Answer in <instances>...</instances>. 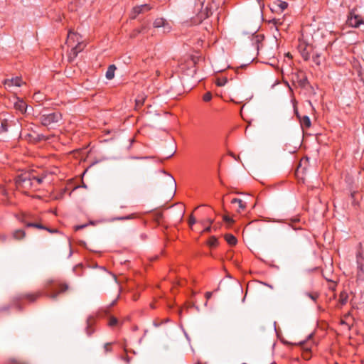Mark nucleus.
<instances>
[{"label":"nucleus","mask_w":364,"mask_h":364,"mask_svg":"<svg viewBox=\"0 0 364 364\" xmlns=\"http://www.w3.org/2000/svg\"><path fill=\"white\" fill-rule=\"evenodd\" d=\"M183 215H184V210H182L181 212V216H180V221L182 220L183 218Z\"/></svg>","instance_id":"8fccbe9b"},{"label":"nucleus","mask_w":364,"mask_h":364,"mask_svg":"<svg viewBox=\"0 0 364 364\" xmlns=\"http://www.w3.org/2000/svg\"><path fill=\"white\" fill-rule=\"evenodd\" d=\"M212 99V94L210 92H205L203 96V100L205 102H209Z\"/></svg>","instance_id":"c756f323"},{"label":"nucleus","mask_w":364,"mask_h":364,"mask_svg":"<svg viewBox=\"0 0 364 364\" xmlns=\"http://www.w3.org/2000/svg\"><path fill=\"white\" fill-rule=\"evenodd\" d=\"M170 181L172 183V184L176 187V181L174 180V178L172 177V176H170Z\"/></svg>","instance_id":"a18cd8bd"},{"label":"nucleus","mask_w":364,"mask_h":364,"mask_svg":"<svg viewBox=\"0 0 364 364\" xmlns=\"http://www.w3.org/2000/svg\"><path fill=\"white\" fill-rule=\"evenodd\" d=\"M11 307V306L8 305V306H5L4 307L1 308V310L2 311H6L8 310L9 308Z\"/></svg>","instance_id":"49530a36"},{"label":"nucleus","mask_w":364,"mask_h":364,"mask_svg":"<svg viewBox=\"0 0 364 364\" xmlns=\"http://www.w3.org/2000/svg\"><path fill=\"white\" fill-rule=\"evenodd\" d=\"M355 194H356L355 191L351 192V193H350V197H351V199H352V205H354V206L357 205L358 203V201L355 199Z\"/></svg>","instance_id":"7c9ffc66"},{"label":"nucleus","mask_w":364,"mask_h":364,"mask_svg":"<svg viewBox=\"0 0 364 364\" xmlns=\"http://www.w3.org/2000/svg\"><path fill=\"white\" fill-rule=\"evenodd\" d=\"M85 226H86V225H79V226H77L75 229L77 230L85 228Z\"/></svg>","instance_id":"09e8293b"},{"label":"nucleus","mask_w":364,"mask_h":364,"mask_svg":"<svg viewBox=\"0 0 364 364\" xmlns=\"http://www.w3.org/2000/svg\"><path fill=\"white\" fill-rule=\"evenodd\" d=\"M26 237V232L23 230L18 229L12 232V237L16 240H21Z\"/></svg>","instance_id":"a211bd4d"},{"label":"nucleus","mask_w":364,"mask_h":364,"mask_svg":"<svg viewBox=\"0 0 364 364\" xmlns=\"http://www.w3.org/2000/svg\"><path fill=\"white\" fill-rule=\"evenodd\" d=\"M225 238L227 242L230 245H235L237 243L236 237L231 234L226 235Z\"/></svg>","instance_id":"4be33fe9"},{"label":"nucleus","mask_w":364,"mask_h":364,"mask_svg":"<svg viewBox=\"0 0 364 364\" xmlns=\"http://www.w3.org/2000/svg\"><path fill=\"white\" fill-rule=\"evenodd\" d=\"M154 325L155 326H156V327H157V326H159V324H158L157 323H156V322H154Z\"/></svg>","instance_id":"4d7b16f0"},{"label":"nucleus","mask_w":364,"mask_h":364,"mask_svg":"<svg viewBox=\"0 0 364 364\" xmlns=\"http://www.w3.org/2000/svg\"><path fill=\"white\" fill-rule=\"evenodd\" d=\"M296 116L299 118L300 124L303 129H308L311 127V122L310 118L308 116L305 115L301 117L297 112Z\"/></svg>","instance_id":"2eb2a0df"},{"label":"nucleus","mask_w":364,"mask_h":364,"mask_svg":"<svg viewBox=\"0 0 364 364\" xmlns=\"http://www.w3.org/2000/svg\"><path fill=\"white\" fill-rule=\"evenodd\" d=\"M154 27L156 28H161L163 33H168L171 30V24L163 18H158L154 21Z\"/></svg>","instance_id":"1a4fd4ad"},{"label":"nucleus","mask_w":364,"mask_h":364,"mask_svg":"<svg viewBox=\"0 0 364 364\" xmlns=\"http://www.w3.org/2000/svg\"><path fill=\"white\" fill-rule=\"evenodd\" d=\"M302 348L306 353H309L311 351V346H309V343L306 341H303L300 343Z\"/></svg>","instance_id":"bb28decb"},{"label":"nucleus","mask_w":364,"mask_h":364,"mask_svg":"<svg viewBox=\"0 0 364 364\" xmlns=\"http://www.w3.org/2000/svg\"><path fill=\"white\" fill-rule=\"evenodd\" d=\"M117 302V299L114 300L112 304H111V306H114Z\"/></svg>","instance_id":"864d4df0"},{"label":"nucleus","mask_w":364,"mask_h":364,"mask_svg":"<svg viewBox=\"0 0 364 364\" xmlns=\"http://www.w3.org/2000/svg\"><path fill=\"white\" fill-rule=\"evenodd\" d=\"M44 288L46 290L45 296L53 300H56L60 294L68 290V285L58 281L48 280L46 283Z\"/></svg>","instance_id":"f257e3e1"},{"label":"nucleus","mask_w":364,"mask_h":364,"mask_svg":"<svg viewBox=\"0 0 364 364\" xmlns=\"http://www.w3.org/2000/svg\"><path fill=\"white\" fill-rule=\"evenodd\" d=\"M116 70V66L114 65H110L107 70L106 71L105 76L107 79L112 80L114 77V71Z\"/></svg>","instance_id":"aec40b11"},{"label":"nucleus","mask_w":364,"mask_h":364,"mask_svg":"<svg viewBox=\"0 0 364 364\" xmlns=\"http://www.w3.org/2000/svg\"><path fill=\"white\" fill-rule=\"evenodd\" d=\"M14 107L17 110L20 111L21 113H24L26 112L27 105L22 100L18 99L17 102H16L14 104Z\"/></svg>","instance_id":"f3484780"},{"label":"nucleus","mask_w":364,"mask_h":364,"mask_svg":"<svg viewBox=\"0 0 364 364\" xmlns=\"http://www.w3.org/2000/svg\"><path fill=\"white\" fill-rule=\"evenodd\" d=\"M72 253H73L72 250H71V249H70L69 257H70L72 255Z\"/></svg>","instance_id":"6e6d98bb"},{"label":"nucleus","mask_w":364,"mask_h":364,"mask_svg":"<svg viewBox=\"0 0 364 364\" xmlns=\"http://www.w3.org/2000/svg\"><path fill=\"white\" fill-rule=\"evenodd\" d=\"M111 345H112L111 343H107L105 344L104 350H105V353H108V352L111 351Z\"/></svg>","instance_id":"72a5a7b5"},{"label":"nucleus","mask_w":364,"mask_h":364,"mask_svg":"<svg viewBox=\"0 0 364 364\" xmlns=\"http://www.w3.org/2000/svg\"><path fill=\"white\" fill-rule=\"evenodd\" d=\"M347 23L349 26L358 28L361 24H364V18L357 14L356 9H354L350 11L348 16Z\"/></svg>","instance_id":"423d86ee"},{"label":"nucleus","mask_w":364,"mask_h":364,"mask_svg":"<svg viewBox=\"0 0 364 364\" xmlns=\"http://www.w3.org/2000/svg\"><path fill=\"white\" fill-rule=\"evenodd\" d=\"M22 84V80L20 77H15L11 79H7L4 81V85L6 87H11L12 86L20 87Z\"/></svg>","instance_id":"4468645a"},{"label":"nucleus","mask_w":364,"mask_h":364,"mask_svg":"<svg viewBox=\"0 0 364 364\" xmlns=\"http://www.w3.org/2000/svg\"><path fill=\"white\" fill-rule=\"evenodd\" d=\"M218 239L214 236H212L208 242V245L211 247H216L218 245Z\"/></svg>","instance_id":"393cba45"},{"label":"nucleus","mask_w":364,"mask_h":364,"mask_svg":"<svg viewBox=\"0 0 364 364\" xmlns=\"http://www.w3.org/2000/svg\"><path fill=\"white\" fill-rule=\"evenodd\" d=\"M94 322V318L92 316H89L87 319V327H86V333L87 336H91L93 332L94 329L92 328V326L93 325Z\"/></svg>","instance_id":"6ab92c4d"},{"label":"nucleus","mask_w":364,"mask_h":364,"mask_svg":"<svg viewBox=\"0 0 364 364\" xmlns=\"http://www.w3.org/2000/svg\"><path fill=\"white\" fill-rule=\"evenodd\" d=\"M313 61L317 65H319L321 63V54L318 53H316L315 54H314L313 57Z\"/></svg>","instance_id":"a878e982"},{"label":"nucleus","mask_w":364,"mask_h":364,"mask_svg":"<svg viewBox=\"0 0 364 364\" xmlns=\"http://www.w3.org/2000/svg\"><path fill=\"white\" fill-rule=\"evenodd\" d=\"M314 48L315 46L309 41L308 36L302 33L299 38L298 50L304 60L307 61L310 59L311 53Z\"/></svg>","instance_id":"20e7f679"},{"label":"nucleus","mask_w":364,"mask_h":364,"mask_svg":"<svg viewBox=\"0 0 364 364\" xmlns=\"http://www.w3.org/2000/svg\"><path fill=\"white\" fill-rule=\"evenodd\" d=\"M232 204H237V208L236 210L237 212L243 211L246 208V203L240 198H233L231 200Z\"/></svg>","instance_id":"dca6fc26"},{"label":"nucleus","mask_w":364,"mask_h":364,"mask_svg":"<svg viewBox=\"0 0 364 364\" xmlns=\"http://www.w3.org/2000/svg\"><path fill=\"white\" fill-rule=\"evenodd\" d=\"M348 299V294L345 291H342L339 296V300H338L339 304L341 306L345 305L347 303Z\"/></svg>","instance_id":"412c9836"},{"label":"nucleus","mask_w":364,"mask_h":364,"mask_svg":"<svg viewBox=\"0 0 364 364\" xmlns=\"http://www.w3.org/2000/svg\"><path fill=\"white\" fill-rule=\"evenodd\" d=\"M272 21V23H274V25H275V26H276L277 29L278 30V25H279V24H281V23H279V19H275V18H274Z\"/></svg>","instance_id":"58836bf2"},{"label":"nucleus","mask_w":364,"mask_h":364,"mask_svg":"<svg viewBox=\"0 0 364 364\" xmlns=\"http://www.w3.org/2000/svg\"><path fill=\"white\" fill-rule=\"evenodd\" d=\"M208 222H209L210 223H213V220L209 219V220H208Z\"/></svg>","instance_id":"13d9d810"},{"label":"nucleus","mask_w":364,"mask_h":364,"mask_svg":"<svg viewBox=\"0 0 364 364\" xmlns=\"http://www.w3.org/2000/svg\"><path fill=\"white\" fill-rule=\"evenodd\" d=\"M223 220L228 223H233V220L232 218H230L229 216H227V215H225L223 217Z\"/></svg>","instance_id":"e433bc0d"},{"label":"nucleus","mask_w":364,"mask_h":364,"mask_svg":"<svg viewBox=\"0 0 364 364\" xmlns=\"http://www.w3.org/2000/svg\"><path fill=\"white\" fill-rule=\"evenodd\" d=\"M80 40H81V36L78 33L69 31L66 43L68 46H73L74 43L77 42Z\"/></svg>","instance_id":"ddd939ff"},{"label":"nucleus","mask_w":364,"mask_h":364,"mask_svg":"<svg viewBox=\"0 0 364 364\" xmlns=\"http://www.w3.org/2000/svg\"><path fill=\"white\" fill-rule=\"evenodd\" d=\"M341 324H346V321H343V320H341Z\"/></svg>","instance_id":"5fc2aeb1"},{"label":"nucleus","mask_w":364,"mask_h":364,"mask_svg":"<svg viewBox=\"0 0 364 364\" xmlns=\"http://www.w3.org/2000/svg\"><path fill=\"white\" fill-rule=\"evenodd\" d=\"M43 230H47L50 233H55V232H58L57 229H52V228H47V227H46V228H44Z\"/></svg>","instance_id":"4c0bfd02"},{"label":"nucleus","mask_w":364,"mask_h":364,"mask_svg":"<svg viewBox=\"0 0 364 364\" xmlns=\"http://www.w3.org/2000/svg\"><path fill=\"white\" fill-rule=\"evenodd\" d=\"M356 265L357 280L364 281V255L362 251L356 254Z\"/></svg>","instance_id":"0eeeda50"},{"label":"nucleus","mask_w":364,"mask_h":364,"mask_svg":"<svg viewBox=\"0 0 364 364\" xmlns=\"http://www.w3.org/2000/svg\"><path fill=\"white\" fill-rule=\"evenodd\" d=\"M33 98L36 102H40L44 100L45 96L41 92H38L34 93Z\"/></svg>","instance_id":"b1692460"},{"label":"nucleus","mask_w":364,"mask_h":364,"mask_svg":"<svg viewBox=\"0 0 364 364\" xmlns=\"http://www.w3.org/2000/svg\"><path fill=\"white\" fill-rule=\"evenodd\" d=\"M38 140H45L46 139V136L43 134H38Z\"/></svg>","instance_id":"c03bdc74"},{"label":"nucleus","mask_w":364,"mask_h":364,"mask_svg":"<svg viewBox=\"0 0 364 364\" xmlns=\"http://www.w3.org/2000/svg\"><path fill=\"white\" fill-rule=\"evenodd\" d=\"M308 160H309L308 158H305V159H301V161H300V164H299V168L301 167L302 164L307 162Z\"/></svg>","instance_id":"a19ab883"},{"label":"nucleus","mask_w":364,"mask_h":364,"mask_svg":"<svg viewBox=\"0 0 364 364\" xmlns=\"http://www.w3.org/2000/svg\"><path fill=\"white\" fill-rule=\"evenodd\" d=\"M257 1L258 4H259V7H260L261 11H262V9H264V3L262 2V0H257Z\"/></svg>","instance_id":"ea45409f"},{"label":"nucleus","mask_w":364,"mask_h":364,"mask_svg":"<svg viewBox=\"0 0 364 364\" xmlns=\"http://www.w3.org/2000/svg\"><path fill=\"white\" fill-rule=\"evenodd\" d=\"M205 1L206 0H195L194 12L196 14V17L193 20V23H200L212 14L208 4L205 6H204Z\"/></svg>","instance_id":"f03ea898"},{"label":"nucleus","mask_w":364,"mask_h":364,"mask_svg":"<svg viewBox=\"0 0 364 364\" xmlns=\"http://www.w3.org/2000/svg\"><path fill=\"white\" fill-rule=\"evenodd\" d=\"M47 173L43 172L39 175H34L33 173L22 174L19 176L16 180L18 186L23 187L33 186V181H36L38 184H41L44 179L46 178Z\"/></svg>","instance_id":"7ed1b4c3"},{"label":"nucleus","mask_w":364,"mask_h":364,"mask_svg":"<svg viewBox=\"0 0 364 364\" xmlns=\"http://www.w3.org/2000/svg\"><path fill=\"white\" fill-rule=\"evenodd\" d=\"M124 360L127 363H129V357H125V358H124Z\"/></svg>","instance_id":"603ef678"},{"label":"nucleus","mask_w":364,"mask_h":364,"mask_svg":"<svg viewBox=\"0 0 364 364\" xmlns=\"http://www.w3.org/2000/svg\"><path fill=\"white\" fill-rule=\"evenodd\" d=\"M144 100L143 97H141V98L138 97L137 99H136V105H142L143 103H144Z\"/></svg>","instance_id":"c9c22d12"},{"label":"nucleus","mask_w":364,"mask_h":364,"mask_svg":"<svg viewBox=\"0 0 364 364\" xmlns=\"http://www.w3.org/2000/svg\"><path fill=\"white\" fill-rule=\"evenodd\" d=\"M41 296V293H40V292H38L36 294H23L18 295L16 297L14 298V299L12 301V304L14 305L17 306V302L18 301H21L24 299H26L29 300L30 301H34L36 299H37Z\"/></svg>","instance_id":"9d476101"},{"label":"nucleus","mask_w":364,"mask_h":364,"mask_svg":"<svg viewBox=\"0 0 364 364\" xmlns=\"http://www.w3.org/2000/svg\"><path fill=\"white\" fill-rule=\"evenodd\" d=\"M25 225L28 228H36L41 229V230H43L44 228H46V226L43 225L41 223H38L28 222V223H25Z\"/></svg>","instance_id":"5701e85b"},{"label":"nucleus","mask_w":364,"mask_h":364,"mask_svg":"<svg viewBox=\"0 0 364 364\" xmlns=\"http://www.w3.org/2000/svg\"><path fill=\"white\" fill-rule=\"evenodd\" d=\"M288 6V4L282 0H274L269 5V7L270 10L274 13H282L283 12Z\"/></svg>","instance_id":"6e6552de"},{"label":"nucleus","mask_w":364,"mask_h":364,"mask_svg":"<svg viewBox=\"0 0 364 364\" xmlns=\"http://www.w3.org/2000/svg\"><path fill=\"white\" fill-rule=\"evenodd\" d=\"M210 230V226H208L204 229L205 232H209Z\"/></svg>","instance_id":"3c124183"},{"label":"nucleus","mask_w":364,"mask_h":364,"mask_svg":"<svg viewBox=\"0 0 364 364\" xmlns=\"http://www.w3.org/2000/svg\"><path fill=\"white\" fill-rule=\"evenodd\" d=\"M131 218V216L129 215V216H126V217H123V218H119V220H127V219H130Z\"/></svg>","instance_id":"de8ad7c7"},{"label":"nucleus","mask_w":364,"mask_h":364,"mask_svg":"<svg viewBox=\"0 0 364 364\" xmlns=\"http://www.w3.org/2000/svg\"><path fill=\"white\" fill-rule=\"evenodd\" d=\"M212 296V292L208 291L205 293V297L207 299H210Z\"/></svg>","instance_id":"79ce46f5"},{"label":"nucleus","mask_w":364,"mask_h":364,"mask_svg":"<svg viewBox=\"0 0 364 364\" xmlns=\"http://www.w3.org/2000/svg\"><path fill=\"white\" fill-rule=\"evenodd\" d=\"M85 47V45L80 41L77 42V45L73 46L70 50V58H75L77 57V54L81 52Z\"/></svg>","instance_id":"f8f14e48"},{"label":"nucleus","mask_w":364,"mask_h":364,"mask_svg":"<svg viewBox=\"0 0 364 364\" xmlns=\"http://www.w3.org/2000/svg\"><path fill=\"white\" fill-rule=\"evenodd\" d=\"M62 119V115L58 112L44 113L40 117V121L43 126L50 127L57 124Z\"/></svg>","instance_id":"39448f33"},{"label":"nucleus","mask_w":364,"mask_h":364,"mask_svg":"<svg viewBox=\"0 0 364 364\" xmlns=\"http://www.w3.org/2000/svg\"><path fill=\"white\" fill-rule=\"evenodd\" d=\"M227 82V80H223V81H218V86H223V85H225V82Z\"/></svg>","instance_id":"37998d69"},{"label":"nucleus","mask_w":364,"mask_h":364,"mask_svg":"<svg viewBox=\"0 0 364 364\" xmlns=\"http://www.w3.org/2000/svg\"><path fill=\"white\" fill-rule=\"evenodd\" d=\"M152 9V6L148 4H144L139 6H135L132 11V18H135L137 15L141 13L147 12Z\"/></svg>","instance_id":"9b49d317"},{"label":"nucleus","mask_w":364,"mask_h":364,"mask_svg":"<svg viewBox=\"0 0 364 364\" xmlns=\"http://www.w3.org/2000/svg\"><path fill=\"white\" fill-rule=\"evenodd\" d=\"M163 218V214L162 213H160V212H158L156 213H155L154 215V220L157 222V223H159L160 220L162 219Z\"/></svg>","instance_id":"473e14b6"},{"label":"nucleus","mask_w":364,"mask_h":364,"mask_svg":"<svg viewBox=\"0 0 364 364\" xmlns=\"http://www.w3.org/2000/svg\"><path fill=\"white\" fill-rule=\"evenodd\" d=\"M118 323V320L115 317H111L109 321V325L110 326H114Z\"/></svg>","instance_id":"2f4dec72"},{"label":"nucleus","mask_w":364,"mask_h":364,"mask_svg":"<svg viewBox=\"0 0 364 364\" xmlns=\"http://www.w3.org/2000/svg\"><path fill=\"white\" fill-rule=\"evenodd\" d=\"M1 130L0 132H6L8 131V124H7V121L6 120H3L1 122V127H0Z\"/></svg>","instance_id":"c85d7f7f"},{"label":"nucleus","mask_w":364,"mask_h":364,"mask_svg":"<svg viewBox=\"0 0 364 364\" xmlns=\"http://www.w3.org/2000/svg\"><path fill=\"white\" fill-rule=\"evenodd\" d=\"M196 220L195 218L193 215L190 216L189 220H188V225L191 228L196 223Z\"/></svg>","instance_id":"f704fd0d"},{"label":"nucleus","mask_w":364,"mask_h":364,"mask_svg":"<svg viewBox=\"0 0 364 364\" xmlns=\"http://www.w3.org/2000/svg\"><path fill=\"white\" fill-rule=\"evenodd\" d=\"M242 364H247V363H242Z\"/></svg>","instance_id":"bf43d9fd"},{"label":"nucleus","mask_w":364,"mask_h":364,"mask_svg":"<svg viewBox=\"0 0 364 364\" xmlns=\"http://www.w3.org/2000/svg\"><path fill=\"white\" fill-rule=\"evenodd\" d=\"M305 295L314 301H316L318 297V294L317 293L306 292L305 293Z\"/></svg>","instance_id":"cd10ccee"}]
</instances>
